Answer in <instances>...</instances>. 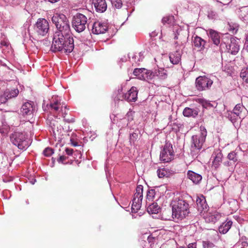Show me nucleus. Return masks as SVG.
<instances>
[{
    "mask_svg": "<svg viewBox=\"0 0 248 248\" xmlns=\"http://www.w3.org/2000/svg\"><path fill=\"white\" fill-rule=\"evenodd\" d=\"M143 187L141 185L137 186L136 192L134 195L131 206V210L133 213L138 212L141 207L143 197Z\"/></svg>",
    "mask_w": 248,
    "mask_h": 248,
    "instance_id": "0eeeda50",
    "label": "nucleus"
},
{
    "mask_svg": "<svg viewBox=\"0 0 248 248\" xmlns=\"http://www.w3.org/2000/svg\"><path fill=\"white\" fill-rule=\"evenodd\" d=\"M123 88L122 86H121L120 87V88H119L118 89V94H117V96H116V98H117V100H118V96H122V95L124 94V93H123Z\"/></svg>",
    "mask_w": 248,
    "mask_h": 248,
    "instance_id": "3c124183",
    "label": "nucleus"
},
{
    "mask_svg": "<svg viewBox=\"0 0 248 248\" xmlns=\"http://www.w3.org/2000/svg\"><path fill=\"white\" fill-rule=\"evenodd\" d=\"M155 76H156L160 79H164L167 77V71L162 68L155 70Z\"/></svg>",
    "mask_w": 248,
    "mask_h": 248,
    "instance_id": "2f4dec72",
    "label": "nucleus"
},
{
    "mask_svg": "<svg viewBox=\"0 0 248 248\" xmlns=\"http://www.w3.org/2000/svg\"><path fill=\"white\" fill-rule=\"evenodd\" d=\"M155 195V190L154 189H149L147 192V198L148 199H152Z\"/></svg>",
    "mask_w": 248,
    "mask_h": 248,
    "instance_id": "c03bdc74",
    "label": "nucleus"
},
{
    "mask_svg": "<svg viewBox=\"0 0 248 248\" xmlns=\"http://www.w3.org/2000/svg\"><path fill=\"white\" fill-rule=\"evenodd\" d=\"M222 216L221 213L215 211L208 213L205 217V221L208 223H215L219 221Z\"/></svg>",
    "mask_w": 248,
    "mask_h": 248,
    "instance_id": "a211bd4d",
    "label": "nucleus"
},
{
    "mask_svg": "<svg viewBox=\"0 0 248 248\" xmlns=\"http://www.w3.org/2000/svg\"><path fill=\"white\" fill-rule=\"evenodd\" d=\"M203 248H213L215 247V244L209 240L202 241Z\"/></svg>",
    "mask_w": 248,
    "mask_h": 248,
    "instance_id": "a19ab883",
    "label": "nucleus"
},
{
    "mask_svg": "<svg viewBox=\"0 0 248 248\" xmlns=\"http://www.w3.org/2000/svg\"><path fill=\"white\" fill-rule=\"evenodd\" d=\"M193 43L195 47L199 48L200 50H202L205 48L206 41L201 37L196 36L194 37Z\"/></svg>",
    "mask_w": 248,
    "mask_h": 248,
    "instance_id": "a878e982",
    "label": "nucleus"
},
{
    "mask_svg": "<svg viewBox=\"0 0 248 248\" xmlns=\"http://www.w3.org/2000/svg\"><path fill=\"white\" fill-rule=\"evenodd\" d=\"M139 130H135L133 133H130L129 135V141L131 143H134L138 138Z\"/></svg>",
    "mask_w": 248,
    "mask_h": 248,
    "instance_id": "c9c22d12",
    "label": "nucleus"
},
{
    "mask_svg": "<svg viewBox=\"0 0 248 248\" xmlns=\"http://www.w3.org/2000/svg\"><path fill=\"white\" fill-rule=\"evenodd\" d=\"M169 58L170 62L173 64H178L181 61V54L179 51H176L170 54Z\"/></svg>",
    "mask_w": 248,
    "mask_h": 248,
    "instance_id": "393cba45",
    "label": "nucleus"
},
{
    "mask_svg": "<svg viewBox=\"0 0 248 248\" xmlns=\"http://www.w3.org/2000/svg\"><path fill=\"white\" fill-rule=\"evenodd\" d=\"M9 99L8 97H6L5 95V92H4L2 94L0 95V103L3 104L6 102L7 100Z\"/></svg>",
    "mask_w": 248,
    "mask_h": 248,
    "instance_id": "a18cd8bd",
    "label": "nucleus"
},
{
    "mask_svg": "<svg viewBox=\"0 0 248 248\" xmlns=\"http://www.w3.org/2000/svg\"><path fill=\"white\" fill-rule=\"evenodd\" d=\"M93 4L98 13H104L107 9L106 0H93Z\"/></svg>",
    "mask_w": 248,
    "mask_h": 248,
    "instance_id": "dca6fc26",
    "label": "nucleus"
},
{
    "mask_svg": "<svg viewBox=\"0 0 248 248\" xmlns=\"http://www.w3.org/2000/svg\"><path fill=\"white\" fill-rule=\"evenodd\" d=\"M0 47L4 53L8 52L11 48L9 42L7 40L1 41Z\"/></svg>",
    "mask_w": 248,
    "mask_h": 248,
    "instance_id": "473e14b6",
    "label": "nucleus"
},
{
    "mask_svg": "<svg viewBox=\"0 0 248 248\" xmlns=\"http://www.w3.org/2000/svg\"><path fill=\"white\" fill-rule=\"evenodd\" d=\"M160 209L159 206L156 202H154L147 207V211L149 214H157Z\"/></svg>",
    "mask_w": 248,
    "mask_h": 248,
    "instance_id": "c756f323",
    "label": "nucleus"
},
{
    "mask_svg": "<svg viewBox=\"0 0 248 248\" xmlns=\"http://www.w3.org/2000/svg\"><path fill=\"white\" fill-rule=\"evenodd\" d=\"M143 76L144 78L142 79L143 80L151 79L155 77V72H152L147 69V72H145Z\"/></svg>",
    "mask_w": 248,
    "mask_h": 248,
    "instance_id": "4c0bfd02",
    "label": "nucleus"
},
{
    "mask_svg": "<svg viewBox=\"0 0 248 248\" xmlns=\"http://www.w3.org/2000/svg\"><path fill=\"white\" fill-rule=\"evenodd\" d=\"M227 158L230 161H232V163L235 164L238 160V156L237 153L235 151H232L230 152L228 155Z\"/></svg>",
    "mask_w": 248,
    "mask_h": 248,
    "instance_id": "f704fd0d",
    "label": "nucleus"
},
{
    "mask_svg": "<svg viewBox=\"0 0 248 248\" xmlns=\"http://www.w3.org/2000/svg\"><path fill=\"white\" fill-rule=\"evenodd\" d=\"M73 152V150L72 149L66 148L65 152L68 155H72Z\"/></svg>",
    "mask_w": 248,
    "mask_h": 248,
    "instance_id": "5fc2aeb1",
    "label": "nucleus"
},
{
    "mask_svg": "<svg viewBox=\"0 0 248 248\" xmlns=\"http://www.w3.org/2000/svg\"><path fill=\"white\" fill-rule=\"evenodd\" d=\"M203 107L205 108H211L213 107V105L208 101L204 100L202 102Z\"/></svg>",
    "mask_w": 248,
    "mask_h": 248,
    "instance_id": "49530a36",
    "label": "nucleus"
},
{
    "mask_svg": "<svg viewBox=\"0 0 248 248\" xmlns=\"http://www.w3.org/2000/svg\"><path fill=\"white\" fill-rule=\"evenodd\" d=\"M67 114V113L64 112L63 113V115H62V117L64 119V121L67 122V123H73L74 122V120L73 119V118H71V119H69V118H66V115Z\"/></svg>",
    "mask_w": 248,
    "mask_h": 248,
    "instance_id": "de8ad7c7",
    "label": "nucleus"
},
{
    "mask_svg": "<svg viewBox=\"0 0 248 248\" xmlns=\"http://www.w3.org/2000/svg\"><path fill=\"white\" fill-rule=\"evenodd\" d=\"M72 145L74 146H78V143L77 142H74L72 143Z\"/></svg>",
    "mask_w": 248,
    "mask_h": 248,
    "instance_id": "680f3d73",
    "label": "nucleus"
},
{
    "mask_svg": "<svg viewBox=\"0 0 248 248\" xmlns=\"http://www.w3.org/2000/svg\"><path fill=\"white\" fill-rule=\"evenodd\" d=\"M36 182V180H34L33 181H31L32 184H34Z\"/></svg>",
    "mask_w": 248,
    "mask_h": 248,
    "instance_id": "e2e57ef3",
    "label": "nucleus"
},
{
    "mask_svg": "<svg viewBox=\"0 0 248 248\" xmlns=\"http://www.w3.org/2000/svg\"><path fill=\"white\" fill-rule=\"evenodd\" d=\"M183 115L187 117H196L198 114V110L195 108H186L183 110Z\"/></svg>",
    "mask_w": 248,
    "mask_h": 248,
    "instance_id": "bb28decb",
    "label": "nucleus"
},
{
    "mask_svg": "<svg viewBox=\"0 0 248 248\" xmlns=\"http://www.w3.org/2000/svg\"><path fill=\"white\" fill-rule=\"evenodd\" d=\"M221 48L225 47L227 52L232 55H236L239 51L240 47L239 40L233 37L223 38L220 44Z\"/></svg>",
    "mask_w": 248,
    "mask_h": 248,
    "instance_id": "39448f33",
    "label": "nucleus"
},
{
    "mask_svg": "<svg viewBox=\"0 0 248 248\" xmlns=\"http://www.w3.org/2000/svg\"><path fill=\"white\" fill-rule=\"evenodd\" d=\"M187 177L195 184H199L202 179L201 175L192 170H188L187 172Z\"/></svg>",
    "mask_w": 248,
    "mask_h": 248,
    "instance_id": "412c9836",
    "label": "nucleus"
},
{
    "mask_svg": "<svg viewBox=\"0 0 248 248\" xmlns=\"http://www.w3.org/2000/svg\"><path fill=\"white\" fill-rule=\"evenodd\" d=\"M10 138L12 143L19 149L26 150L30 145L28 138L23 133L15 132L11 135Z\"/></svg>",
    "mask_w": 248,
    "mask_h": 248,
    "instance_id": "7ed1b4c3",
    "label": "nucleus"
},
{
    "mask_svg": "<svg viewBox=\"0 0 248 248\" xmlns=\"http://www.w3.org/2000/svg\"><path fill=\"white\" fill-rule=\"evenodd\" d=\"M126 61V58L125 56H124L120 59V60L119 61V62H125Z\"/></svg>",
    "mask_w": 248,
    "mask_h": 248,
    "instance_id": "13d9d810",
    "label": "nucleus"
},
{
    "mask_svg": "<svg viewBox=\"0 0 248 248\" xmlns=\"http://www.w3.org/2000/svg\"><path fill=\"white\" fill-rule=\"evenodd\" d=\"M49 125L51 127L53 134L56 135V133L59 132V127L60 126L59 123L55 120L53 119L49 121Z\"/></svg>",
    "mask_w": 248,
    "mask_h": 248,
    "instance_id": "7c9ffc66",
    "label": "nucleus"
},
{
    "mask_svg": "<svg viewBox=\"0 0 248 248\" xmlns=\"http://www.w3.org/2000/svg\"><path fill=\"white\" fill-rule=\"evenodd\" d=\"M230 31H232L233 33H236L238 30L237 26L234 25V26H230Z\"/></svg>",
    "mask_w": 248,
    "mask_h": 248,
    "instance_id": "8fccbe9b",
    "label": "nucleus"
},
{
    "mask_svg": "<svg viewBox=\"0 0 248 248\" xmlns=\"http://www.w3.org/2000/svg\"><path fill=\"white\" fill-rule=\"evenodd\" d=\"M5 95L8 97V99L16 97L19 93V91L17 89H13L11 90L6 89L5 91Z\"/></svg>",
    "mask_w": 248,
    "mask_h": 248,
    "instance_id": "72a5a7b5",
    "label": "nucleus"
},
{
    "mask_svg": "<svg viewBox=\"0 0 248 248\" xmlns=\"http://www.w3.org/2000/svg\"><path fill=\"white\" fill-rule=\"evenodd\" d=\"M111 3L113 6L117 9L121 8L123 5L122 0H111Z\"/></svg>",
    "mask_w": 248,
    "mask_h": 248,
    "instance_id": "79ce46f5",
    "label": "nucleus"
},
{
    "mask_svg": "<svg viewBox=\"0 0 248 248\" xmlns=\"http://www.w3.org/2000/svg\"><path fill=\"white\" fill-rule=\"evenodd\" d=\"M216 55L217 57H219L221 56V53L219 51H217L216 53Z\"/></svg>",
    "mask_w": 248,
    "mask_h": 248,
    "instance_id": "bf43d9fd",
    "label": "nucleus"
},
{
    "mask_svg": "<svg viewBox=\"0 0 248 248\" xmlns=\"http://www.w3.org/2000/svg\"><path fill=\"white\" fill-rule=\"evenodd\" d=\"M208 32L213 43L218 46L220 43V37L218 32L212 29H209Z\"/></svg>",
    "mask_w": 248,
    "mask_h": 248,
    "instance_id": "4be33fe9",
    "label": "nucleus"
},
{
    "mask_svg": "<svg viewBox=\"0 0 248 248\" xmlns=\"http://www.w3.org/2000/svg\"><path fill=\"white\" fill-rule=\"evenodd\" d=\"M67 158V157L64 155H61L59 157V158L58 159V161L59 162H61L62 163H63L64 161H65Z\"/></svg>",
    "mask_w": 248,
    "mask_h": 248,
    "instance_id": "603ef678",
    "label": "nucleus"
},
{
    "mask_svg": "<svg viewBox=\"0 0 248 248\" xmlns=\"http://www.w3.org/2000/svg\"><path fill=\"white\" fill-rule=\"evenodd\" d=\"M87 22V18L85 16L77 13L72 18V25L77 32H81L86 29Z\"/></svg>",
    "mask_w": 248,
    "mask_h": 248,
    "instance_id": "423d86ee",
    "label": "nucleus"
},
{
    "mask_svg": "<svg viewBox=\"0 0 248 248\" xmlns=\"http://www.w3.org/2000/svg\"><path fill=\"white\" fill-rule=\"evenodd\" d=\"M223 164L225 166H227V167L231 166H232L234 164L233 163H232V161H231L230 160L227 161H224L223 162Z\"/></svg>",
    "mask_w": 248,
    "mask_h": 248,
    "instance_id": "864d4df0",
    "label": "nucleus"
},
{
    "mask_svg": "<svg viewBox=\"0 0 248 248\" xmlns=\"http://www.w3.org/2000/svg\"><path fill=\"white\" fill-rule=\"evenodd\" d=\"M197 209L201 213L205 212L207 211L208 206L206 202L205 197L202 195L197 197L196 199Z\"/></svg>",
    "mask_w": 248,
    "mask_h": 248,
    "instance_id": "2eb2a0df",
    "label": "nucleus"
},
{
    "mask_svg": "<svg viewBox=\"0 0 248 248\" xmlns=\"http://www.w3.org/2000/svg\"><path fill=\"white\" fill-rule=\"evenodd\" d=\"M173 171L166 168L158 169L157 170L159 178L169 177L173 174Z\"/></svg>",
    "mask_w": 248,
    "mask_h": 248,
    "instance_id": "b1692460",
    "label": "nucleus"
},
{
    "mask_svg": "<svg viewBox=\"0 0 248 248\" xmlns=\"http://www.w3.org/2000/svg\"><path fill=\"white\" fill-rule=\"evenodd\" d=\"M35 111V107L33 102L29 101L24 103L20 109V111L24 116H31Z\"/></svg>",
    "mask_w": 248,
    "mask_h": 248,
    "instance_id": "ddd939ff",
    "label": "nucleus"
},
{
    "mask_svg": "<svg viewBox=\"0 0 248 248\" xmlns=\"http://www.w3.org/2000/svg\"><path fill=\"white\" fill-rule=\"evenodd\" d=\"M133 121V112L132 111H129L123 118L117 120L116 125L120 128L119 131V135L121 134V130L126 126H129L131 122Z\"/></svg>",
    "mask_w": 248,
    "mask_h": 248,
    "instance_id": "9b49d317",
    "label": "nucleus"
},
{
    "mask_svg": "<svg viewBox=\"0 0 248 248\" xmlns=\"http://www.w3.org/2000/svg\"><path fill=\"white\" fill-rule=\"evenodd\" d=\"M246 108L241 104H238L235 105L232 112L237 116L239 119H244L245 117Z\"/></svg>",
    "mask_w": 248,
    "mask_h": 248,
    "instance_id": "aec40b11",
    "label": "nucleus"
},
{
    "mask_svg": "<svg viewBox=\"0 0 248 248\" xmlns=\"http://www.w3.org/2000/svg\"><path fill=\"white\" fill-rule=\"evenodd\" d=\"M51 3H55L59 1L60 0H48Z\"/></svg>",
    "mask_w": 248,
    "mask_h": 248,
    "instance_id": "052dcab7",
    "label": "nucleus"
},
{
    "mask_svg": "<svg viewBox=\"0 0 248 248\" xmlns=\"http://www.w3.org/2000/svg\"><path fill=\"white\" fill-rule=\"evenodd\" d=\"M108 30L106 24L99 21L95 22L92 26V32L94 34L104 33Z\"/></svg>",
    "mask_w": 248,
    "mask_h": 248,
    "instance_id": "4468645a",
    "label": "nucleus"
},
{
    "mask_svg": "<svg viewBox=\"0 0 248 248\" xmlns=\"http://www.w3.org/2000/svg\"><path fill=\"white\" fill-rule=\"evenodd\" d=\"M240 77L247 83H248V67L242 70L240 73Z\"/></svg>",
    "mask_w": 248,
    "mask_h": 248,
    "instance_id": "e433bc0d",
    "label": "nucleus"
},
{
    "mask_svg": "<svg viewBox=\"0 0 248 248\" xmlns=\"http://www.w3.org/2000/svg\"><path fill=\"white\" fill-rule=\"evenodd\" d=\"M49 29V23L47 20L45 18L38 19L34 26V30L38 35L45 36L48 33Z\"/></svg>",
    "mask_w": 248,
    "mask_h": 248,
    "instance_id": "9d476101",
    "label": "nucleus"
},
{
    "mask_svg": "<svg viewBox=\"0 0 248 248\" xmlns=\"http://www.w3.org/2000/svg\"><path fill=\"white\" fill-rule=\"evenodd\" d=\"M50 108L56 111H59L60 109L63 111V104L61 103V100L56 97H53L49 105Z\"/></svg>",
    "mask_w": 248,
    "mask_h": 248,
    "instance_id": "6ab92c4d",
    "label": "nucleus"
},
{
    "mask_svg": "<svg viewBox=\"0 0 248 248\" xmlns=\"http://www.w3.org/2000/svg\"><path fill=\"white\" fill-rule=\"evenodd\" d=\"M245 46L246 51L248 52V33L246 35V43Z\"/></svg>",
    "mask_w": 248,
    "mask_h": 248,
    "instance_id": "6e6d98bb",
    "label": "nucleus"
},
{
    "mask_svg": "<svg viewBox=\"0 0 248 248\" xmlns=\"http://www.w3.org/2000/svg\"><path fill=\"white\" fill-rule=\"evenodd\" d=\"M51 20L57 30L53 35L51 50L54 52L71 53L74 44L68 18L63 14H59L53 16Z\"/></svg>",
    "mask_w": 248,
    "mask_h": 248,
    "instance_id": "f257e3e1",
    "label": "nucleus"
},
{
    "mask_svg": "<svg viewBox=\"0 0 248 248\" xmlns=\"http://www.w3.org/2000/svg\"><path fill=\"white\" fill-rule=\"evenodd\" d=\"M207 131L204 127H200V133L194 135L191 138V149L193 152L200 151L205 142Z\"/></svg>",
    "mask_w": 248,
    "mask_h": 248,
    "instance_id": "20e7f679",
    "label": "nucleus"
},
{
    "mask_svg": "<svg viewBox=\"0 0 248 248\" xmlns=\"http://www.w3.org/2000/svg\"><path fill=\"white\" fill-rule=\"evenodd\" d=\"M212 157L213 158L212 167L217 169L222 162L223 155L220 151L218 150L213 153Z\"/></svg>",
    "mask_w": 248,
    "mask_h": 248,
    "instance_id": "f3484780",
    "label": "nucleus"
},
{
    "mask_svg": "<svg viewBox=\"0 0 248 248\" xmlns=\"http://www.w3.org/2000/svg\"><path fill=\"white\" fill-rule=\"evenodd\" d=\"M138 91L136 87H132L128 92L122 96H118V100H125L128 102H135L137 99Z\"/></svg>",
    "mask_w": 248,
    "mask_h": 248,
    "instance_id": "f8f14e48",
    "label": "nucleus"
},
{
    "mask_svg": "<svg viewBox=\"0 0 248 248\" xmlns=\"http://www.w3.org/2000/svg\"><path fill=\"white\" fill-rule=\"evenodd\" d=\"M180 125V124H176V123H174L172 129L173 130L177 131L179 129Z\"/></svg>",
    "mask_w": 248,
    "mask_h": 248,
    "instance_id": "4d7b16f0",
    "label": "nucleus"
},
{
    "mask_svg": "<svg viewBox=\"0 0 248 248\" xmlns=\"http://www.w3.org/2000/svg\"><path fill=\"white\" fill-rule=\"evenodd\" d=\"M227 117L232 123L236 122L237 118H239L232 111L228 112Z\"/></svg>",
    "mask_w": 248,
    "mask_h": 248,
    "instance_id": "ea45409f",
    "label": "nucleus"
},
{
    "mask_svg": "<svg viewBox=\"0 0 248 248\" xmlns=\"http://www.w3.org/2000/svg\"><path fill=\"white\" fill-rule=\"evenodd\" d=\"M232 222L227 219L226 220L223 222L221 225L218 227V231L220 233L225 234L230 229L232 226Z\"/></svg>",
    "mask_w": 248,
    "mask_h": 248,
    "instance_id": "5701e85b",
    "label": "nucleus"
},
{
    "mask_svg": "<svg viewBox=\"0 0 248 248\" xmlns=\"http://www.w3.org/2000/svg\"><path fill=\"white\" fill-rule=\"evenodd\" d=\"M174 155L172 144L166 141L160 152V160L164 162H169L173 159Z\"/></svg>",
    "mask_w": 248,
    "mask_h": 248,
    "instance_id": "6e6552de",
    "label": "nucleus"
},
{
    "mask_svg": "<svg viewBox=\"0 0 248 248\" xmlns=\"http://www.w3.org/2000/svg\"><path fill=\"white\" fill-rule=\"evenodd\" d=\"M216 16V13L214 11H210L208 13V17L210 18L213 19Z\"/></svg>",
    "mask_w": 248,
    "mask_h": 248,
    "instance_id": "09e8293b",
    "label": "nucleus"
},
{
    "mask_svg": "<svg viewBox=\"0 0 248 248\" xmlns=\"http://www.w3.org/2000/svg\"><path fill=\"white\" fill-rule=\"evenodd\" d=\"M213 83L212 80L208 77L200 76L196 79V88L199 91L207 90L210 88Z\"/></svg>",
    "mask_w": 248,
    "mask_h": 248,
    "instance_id": "1a4fd4ad",
    "label": "nucleus"
},
{
    "mask_svg": "<svg viewBox=\"0 0 248 248\" xmlns=\"http://www.w3.org/2000/svg\"><path fill=\"white\" fill-rule=\"evenodd\" d=\"M189 204L183 198H179L173 201L172 203V215L173 218L182 219L189 213Z\"/></svg>",
    "mask_w": 248,
    "mask_h": 248,
    "instance_id": "f03ea898",
    "label": "nucleus"
},
{
    "mask_svg": "<svg viewBox=\"0 0 248 248\" xmlns=\"http://www.w3.org/2000/svg\"><path fill=\"white\" fill-rule=\"evenodd\" d=\"M147 72V69L145 68H135L133 71V74L136 76L138 78L142 80L144 78L143 76L144 73Z\"/></svg>",
    "mask_w": 248,
    "mask_h": 248,
    "instance_id": "c85d7f7f",
    "label": "nucleus"
},
{
    "mask_svg": "<svg viewBox=\"0 0 248 248\" xmlns=\"http://www.w3.org/2000/svg\"><path fill=\"white\" fill-rule=\"evenodd\" d=\"M162 22L163 24H171L174 22V17L171 16L164 17L162 19Z\"/></svg>",
    "mask_w": 248,
    "mask_h": 248,
    "instance_id": "58836bf2",
    "label": "nucleus"
},
{
    "mask_svg": "<svg viewBox=\"0 0 248 248\" xmlns=\"http://www.w3.org/2000/svg\"><path fill=\"white\" fill-rule=\"evenodd\" d=\"M240 18L243 21L248 20V7H243L240 9L239 13Z\"/></svg>",
    "mask_w": 248,
    "mask_h": 248,
    "instance_id": "cd10ccee",
    "label": "nucleus"
},
{
    "mask_svg": "<svg viewBox=\"0 0 248 248\" xmlns=\"http://www.w3.org/2000/svg\"><path fill=\"white\" fill-rule=\"evenodd\" d=\"M53 153V150L49 147L46 148L43 151V154L46 156H50Z\"/></svg>",
    "mask_w": 248,
    "mask_h": 248,
    "instance_id": "37998d69",
    "label": "nucleus"
}]
</instances>
